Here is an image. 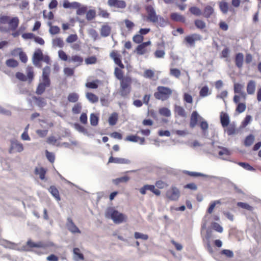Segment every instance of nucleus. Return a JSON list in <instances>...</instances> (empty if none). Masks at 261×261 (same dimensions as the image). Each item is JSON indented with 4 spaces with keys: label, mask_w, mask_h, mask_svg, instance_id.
I'll use <instances>...</instances> for the list:
<instances>
[{
    "label": "nucleus",
    "mask_w": 261,
    "mask_h": 261,
    "mask_svg": "<svg viewBox=\"0 0 261 261\" xmlns=\"http://www.w3.org/2000/svg\"><path fill=\"white\" fill-rule=\"evenodd\" d=\"M105 216L107 218L112 219L113 222L116 224L121 223L125 221L126 219V216L125 215L119 213L112 207L107 208Z\"/></svg>",
    "instance_id": "1"
},
{
    "label": "nucleus",
    "mask_w": 261,
    "mask_h": 261,
    "mask_svg": "<svg viewBox=\"0 0 261 261\" xmlns=\"http://www.w3.org/2000/svg\"><path fill=\"white\" fill-rule=\"evenodd\" d=\"M173 90L169 87L165 86H158L156 91L154 93V97L158 100L165 101L172 95Z\"/></svg>",
    "instance_id": "2"
},
{
    "label": "nucleus",
    "mask_w": 261,
    "mask_h": 261,
    "mask_svg": "<svg viewBox=\"0 0 261 261\" xmlns=\"http://www.w3.org/2000/svg\"><path fill=\"white\" fill-rule=\"evenodd\" d=\"M145 10L147 13V20L153 23L157 22L159 20L162 21L163 24L161 25L163 26L165 21L163 17L156 14L154 7L152 5H147L145 7Z\"/></svg>",
    "instance_id": "3"
},
{
    "label": "nucleus",
    "mask_w": 261,
    "mask_h": 261,
    "mask_svg": "<svg viewBox=\"0 0 261 261\" xmlns=\"http://www.w3.org/2000/svg\"><path fill=\"white\" fill-rule=\"evenodd\" d=\"M180 195V192L179 190L174 187H171L170 189L167 190L166 192L167 197L173 201L177 200Z\"/></svg>",
    "instance_id": "4"
},
{
    "label": "nucleus",
    "mask_w": 261,
    "mask_h": 261,
    "mask_svg": "<svg viewBox=\"0 0 261 261\" xmlns=\"http://www.w3.org/2000/svg\"><path fill=\"white\" fill-rule=\"evenodd\" d=\"M23 150V146L22 143L17 140L11 141V147L9 149V153L21 152Z\"/></svg>",
    "instance_id": "5"
},
{
    "label": "nucleus",
    "mask_w": 261,
    "mask_h": 261,
    "mask_svg": "<svg viewBox=\"0 0 261 261\" xmlns=\"http://www.w3.org/2000/svg\"><path fill=\"white\" fill-rule=\"evenodd\" d=\"M186 172L189 175H190L192 176H195V177L203 176V177H207L210 179H211V178L219 179L220 180V181H221L222 182H225L228 181V179L227 178H225V177H219L214 176L207 175L204 174L199 173V172H190V171H187Z\"/></svg>",
    "instance_id": "6"
},
{
    "label": "nucleus",
    "mask_w": 261,
    "mask_h": 261,
    "mask_svg": "<svg viewBox=\"0 0 261 261\" xmlns=\"http://www.w3.org/2000/svg\"><path fill=\"white\" fill-rule=\"evenodd\" d=\"M202 39L201 35L198 34H193L191 35L186 36L185 38V41L191 46H195L196 41L200 40Z\"/></svg>",
    "instance_id": "7"
},
{
    "label": "nucleus",
    "mask_w": 261,
    "mask_h": 261,
    "mask_svg": "<svg viewBox=\"0 0 261 261\" xmlns=\"http://www.w3.org/2000/svg\"><path fill=\"white\" fill-rule=\"evenodd\" d=\"M43 59V54L40 49H37L34 53L33 62L34 65L38 66L39 62Z\"/></svg>",
    "instance_id": "8"
},
{
    "label": "nucleus",
    "mask_w": 261,
    "mask_h": 261,
    "mask_svg": "<svg viewBox=\"0 0 261 261\" xmlns=\"http://www.w3.org/2000/svg\"><path fill=\"white\" fill-rule=\"evenodd\" d=\"M66 226L68 229L72 233H81L80 230L77 228V227L74 224L73 221L70 218H67V221L66 223Z\"/></svg>",
    "instance_id": "9"
},
{
    "label": "nucleus",
    "mask_w": 261,
    "mask_h": 261,
    "mask_svg": "<svg viewBox=\"0 0 261 261\" xmlns=\"http://www.w3.org/2000/svg\"><path fill=\"white\" fill-rule=\"evenodd\" d=\"M108 5L111 7L123 9L126 7V3L122 0H108Z\"/></svg>",
    "instance_id": "10"
},
{
    "label": "nucleus",
    "mask_w": 261,
    "mask_h": 261,
    "mask_svg": "<svg viewBox=\"0 0 261 261\" xmlns=\"http://www.w3.org/2000/svg\"><path fill=\"white\" fill-rule=\"evenodd\" d=\"M203 118L200 117L196 111H194L191 116L190 125L191 128H194L197 123L198 120H201Z\"/></svg>",
    "instance_id": "11"
},
{
    "label": "nucleus",
    "mask_w": 261,
    "mask_h": 261,
    "mask_svg": "<svg viewBox=\"0 0 261 261\" xmlns=\"http://www.w3.org/2000/svg\"><path fill=\"white\" fill-rule=\"evenodd\" d=\"M151 42L148 41L147 42H143L141 44L139 45L137 48L136 51L138 55H142L147 52V46L150 45Z\"/></svg>",
    "instance_id": "12"
},
{
    "label": "nucleus",
    "mask_w": 261,
    "mask_h": 261,
    "mask_svg": "<svg viewBox=\"0 0 261 261\" xmlns=\"http://www.w3.org/2000/svg\"><path fill=\"white\" fill-rule=\"evenodd\" d=\"M109 163H114L120 164H129L130 161L128 159L121 158H114L111 156L109 159Z\"/></svg>",
    "instance_id": "13"
},
{
    "label": "nucleus",
    "mask_w": 261,
    "mask_h": 261,
    "mask_svg": "<svg viewBox=\"0 0 261 261\" xmlns=\"http://www.w3.org/2000/svg\"><path fill=\"white\" fill-rule=\"evenodd\" d=\"M220 121L223 127L225 128L228 126L230 122L228 115L226 113L221 112L220 114Z\"/></svg>",
    "instance_id": "14"
},
{
    "label": "nucleus",
    "mask_w": 261,
    "mask_h": 261,
    "mask_svg": "<svg viewBox=\"0 0 261 261\" xmlns=\"http://www.w3.org/2000/svg\"><path fill=\"white\" fill-rule=\"evenodd\" d=\"M132 79L129 76H125L120 81V88H127L131 90Z\"/></svg>",
    "instance_id": "15"
},
{
    "label": "nucleus",
    "mask_w": 261,
    "mask_h": 261,
    "mask_svg": "<svg viewBox=\"0 0 261 261\" xmlns=\"http://www.w3.org/2000/svg\"><path fill=\"white\" fill-rule=\"evenodd\" d=\"M244 55L242 53L237 54L235 57V63L237 67L241 69L243 67Z\"/></svg>",
    "instance_id": "16"
},
{
    "label": "nucleus",
    "mask_w": 261,
    "mask_h": 261,
    "mask_svg": "<svg viewBox=\"0 0 261 261\" xmlns=\"http://www.w3.org/2000/svg\"><path fill=\"white\" fill-rule=\"evenodd\" d=\"M256 88L255 82L251 80L249 81L247 85V92L248 94L252 95L254 93Z\"/></svg>",
    "instance_id": "17"
},
{
    "label": "nucleus",
    "mask_w": 261,
    "mask_h": 261,
    "mask_svg": "<svg viewBox=\"0 0 261 261\" xmlns=\"http://www.w3.org/2000/svg\"><path fill=\"white\" fill-rule=\"evenodd\" d=\"M52 45L55 47L62 48L64 45V42L62 38L56 37L52 40Z\"/></svg>",
    "instance_id": "18"
},
{
    "label": "nucleus",
    "mask_w": 261,
    "mask_h": 261,
    "mask_svg": "<svg viewBox=\"0 0 261 261\" xmlns=\"http://www.w3.org/2000/svg\"><path fill=\"white\" fill-rule=\"evenodd\" d=\"M214 13V9L213 7L207 5L203 10V16L204 17L208 18H210Z\"/></svg>",
    "instance_id": "19"
},
{
    "label": "nucleus",
    "mask_w": 261,
    "mask_h": 261,
    "mask_svg": "<svg viewBox=\"0 0 261 261\" xmlns=\"http://www.w3.org/2000/svg\"><path fill=\"white\" fill-rule=\"evenodd\" d=\"M111 31V28L108 24H105L101 27L100 34L101 36L106 37L110 35Z\"/></svg>",
    "instance_id": "20"
},
{
    "label": "nucleus",
    "mask_w": 261,
    "mask_h": 261,
    "mask_svg": "<svg viewBox=\"0 0 261 261\" xmlns=\"http://www.w3.org/2000/svg\"><path fill=\"white\" fill-rule=\"evenodd\" d=\"M73 257L75 261H80L84 259V255L81 252L80 249L75 248L73 249Z\"/></svg>",
    "instance_id": "21"
},
{
    "label": "nucleus",
    "mask_w": 261,
    "mask_h": 261,
    "mask_svg": "<svg viewBox=\"0 0 261 261\" xmlns=\"http://www.w3.org/2000/svg\"><path fill=\"white\" fill-rule=\"evenodd\" d=\"M8 23L10 29L12 31H14L17 29L18 25L19 19L17 17H13L10 20Z\"/></svg>",
    "instance_id": "22"
},
{
    "label": "nucleus",
    "mask_w": 261,
    "mask_h": 261,
    "mask_svg": "<svg viewBox=\"0 0 261 261\" xmlns=\"http://www.w3.org/2000/svg\"><path fill=\"white\" fill-rule=\"evenodd\" d=\"M27 245L32 248V247H37V248H46L47 245L42 242H38L37 243H34L32 242L31 240H29L27 242Z\"/></svg>",
    "instance_id": "23"
},
{
    "label": "nucleus",
    "mask_w": 261,
    "mask_h": 261,
    "mask_svg": "<svg viewBox=\"0 0 261 261\" xmlns=\"http://www.w3.org/2000/svg\"><path fill=\"white\" fill-rule=\"evenodd\" d=\"M68 61L69 62H73L76 63V66H78L81 65L83 62V59L80 56L74 55L72 56L70 58H69Z\"/></svg>",
    "instance_id": "24"
},
{
    "label": "nucleus",
    "mask_w": 261,
    "mask_h": 261,
    "mask_svg": "<svg viewBox=\"0 0 261 261\" xmlns=\"http://www.w3.org/2000/svg\"><path fill=\"white\" fill-rule=\"evenodd\" d=\"M46 172V170L42 167H36L35 170V173L39 175L41 180L44 179Z\"/></svg>",
    "instance_id": "25"
},
{
    "label": "nucleus",
    "mask_w": 261,
    "mask_h": 261,
    "mask_svg": "<svg viewBox=\"0 0 261 261\" xmlns=\"http://www.w3.org/2000/svg\"><path fill=\"white\" fill-rule=\"evenodd\" d=\"M49 192L57 199V201L60 200V197L58 189L54 186H51L48 189Z\"/></svg>",
    "instance_id": "26"
},
{
    "label": "nucleus",
    "mask_w": 261,
    "mask_h": 261,
    "mask_svg": "<svg viewBox=\"0 0 261 261\" xmlns=\"http://www.w3.org/2000/svg\"><path fill=\"white\" fill-rule=\"evenodd\" d=\"M79 6H81V4L74 2L72 3H70L69 2H65L63 4V7L65 8H73V9H76Z\"/></svg>",
    "instance_id": "27"
},
{
    "label": "nucleus",
    "mask_w": 261,
    "mask_h": 261,
    "mask_svg": "<svg viewBox=\"0 0 261 261\" xmlns=\"http://www.w3.org/2000/svg\"><path fill=\"white\" fill-rule=\"evenodd\" d=\"M79 99V95L75 93L72 92L68 94L67 99L69 102L75 103Z\"/></svg>",
    "instance_id": "28"
},
{
    "label": "nucleus",
    "mask_w": 261,
    "mask_h": 261,
    "mask_svg": "<svg viewBox=\"0 0 261 261\" xmlns=\"http://www.w3.org/2000/svg\"><path fill=\"white\" fill-rule=\"evenodd\" d=\"M174 111L175 113L177 114L178 116L182 117H186V113L185 110L182 107L175 105Z\"/></svg>",
    "instance_id": "29"
},
{
    "label": "nucleus",
    "mask_w": 261,
    "mask_h": 261,
    "mask_svg": "<svg viewBox=\"0 0 261 261\" xmlns=\"http://www.w3.org/2000/svg\"><path fill=\"white\" fill-rule=\"evenodd\" d=\"M171 18L172 20L175 21H180L182 22L185 21V17L177 13H172L171 14Z\"/></svg>",
    "instance_id": "30"
},
{
    "label": "nucleus",
    "mask_w": 261,
    "mask_h": 261,
    "mask_svg": "<svg viewBox=\"0 0 261 261\" xmlns=\"http://www.w3.org/2000/svg\"><path fill=\"white\" fill-rule=\"evenodd\" d=\"M86 97L91 103H95L98 100V97L92 93L87 92Z\"/></svg>",
    "instance_id": "31"
},
{
    "label": "nucleus",
    "mask_w": 261,
    "mask_h": 261,
    "mask_svg": "<svg viewBox=\"0 0 261 261\" xmlns=\"http://www.w3.org/2000/svg\"><path fill=\"white\" fill-rule=\"evenodd\" d=\"M129 179H130V178L128 176H124L123 177L117 178L115 179H113V182L114 184L117 185L121 182H124V183L127 182L129 180Z\"/></svg>",
    "instance_id": "32"
},
{
    "label": "nucleus",
    "mask_w": 261,
    "mask_h": 261,
    "mask_svg": "<svg viewBox=\"0 0 261 261\" xmlns=\"http://www.w3.org/2000/svg\"><path fill=\"white\" fill-rule=\"evenodd\" d=\"M219 8L223 14H226L228 11V4L225 2H221L219 3Z\"/></svg>",
    "instance_id": "33"
},
{
    "label": "nucleus",
    "mask_w": 261,
    "mask_h": 261,
    "mask_svg": "<svg viewBox=\"0 0 261 261\" xmlns=\"http://www.w3.org/2000/svg\"><path fill=\"white\" fill-rule=\"evenodd\" d=\"M82 108L81 102H76L72 108V112L74 114H77L81 113Z\"/></svg>",
    "instance_id": "34"
},
{
    "label": "nucleus",
    "mask_w": 261,
    "mask_h": 261,
    "mask_svg": "<svg viewBox=\"0 0 261 261\" xmlns=\"http://www.w3.org/2000/svg\"><path fill=\"white\" fill-rule=\"evenodd\" d=\"M118 120V114L116 113H113L109 118V123L111 125L116 124Z\"/></svg>",
    "instance_id": "35"
},
{
    "label": "nucleus",
    "mask_w": 261,
    "mask_h": 261,
    "mask_svg": "<svg viewBox=\"0 0 261 261\" xmlns=\"http://www.w3.org/2000/svg\"><path fill=\"white\" fill-rule=\"evenodd\" d=\"M159 113L161 115L168 117L171 115L170 110L167 108H162L159 110Z\"/></svg>",
    "instance_id": "36"
},
{
    "label": "nucleus",
    "mask_w": 261,
    "mask_h": 261,
    "mask_svg": "<svg viewBox=\"0 0 261 261\" xmlns=\"http://www.w3.org/2000/svg\"><path fill=\"white\" fill-rule=\"evenodd\" d=\"M224 130L228 136H231L236 133V127L233 124L229 125Z\"/></svg>",
    "instance_id": "37"
},
{
    "label": "nucleus",
    "mask_w": 261,
    "mask_h": 261,
    "mask_svg": "<svg viewBox=\"0 0 261 261\" xmlns=\"http://www.w3.org/2000/svg\"><path fill=\"white\" fill-rule=\"evenodd\" d=\"M90 124L92 126H96L98 122V117L94 113H92L90 117Z\"/></svg>",
    "instance_id": "38"
},
{
    "label": "nucleus",
    "mask_w": 261,
    "mask_h": 261,
    "mask_svg": "<svg viewBox=\"0 0 261 261\" xmlns=\"http://www.w3.org/2000/svg\"><path fill=\"white\" fill-rule=\"evenodd\" d=\"M27 77L30 82H31L34 78V71L32 67H27L26 69Z\"/></svg>",
    "instance_id": "39"
},
{
    "label": "nucleus",
    "mask_w": 261,
    "mask_h": 261,
    "mask_svg": "<svg viewBox=\"0 0 261 261\" xmlns=\"http://www.w3.org/2000/svg\"><path fill=\"white\" fill-rule=\"evenodd\" d=\"M200 126L203 130V135L207 137L208 133L207 129L208 128V124L205 121H202L200 124Z\"/></svg>",
    "instance_id": "40"
},
{
    "label": "nucleus",
    "mask_w": 261,
    "mask_h": 261,
    "mask_svg": "<svg viewBox=\"0 0 261 261\" xmlns=\"http://www.w3.org/2000/svg\"><path fill=\"white\" fill-rule=\"evenodd\" d=\"M254 141V137L252 135L248 136L244 141V145L246 146H249L252 144Z\"/></svg>",
    "instance_id": "41"
},
{
    "label": "nucleus",
    "mask_w": 261,
    "mask_h": 261,
    "mask_svg": "<svg viewBox=\"0 0 261 261\" xmlns=\"http://www.w3.org/2000/svg\"><path fill=\"white\" fill-rule=\"evenodd\" d=\"M170 74L176 78H179L180 76V71L177 68H171L170 69Z\"/></svg>",
    "instance_id": "42"
},
{
    "label": "nucleus",
    "mask_w": 261,
    "mask_h": 261,
    "mask_svg": "<svg viewBox=\"0 0 261 261\" xmlns=\"http://www.w3.org/2000/svg\"><path fill=\"white\" fill-rule=\"evenodd\" d=\"M46 88V86L39 83L37 87L36 93L38 95H41L45 91V90Z\"/></svg>",
    "instance_id": "43"
},
{
    "label": "nucleus",
    "mask_w": 261,
    "mask_h": 261,
    "mask_svg": "<svg viewBox=\"0 0 261 261\" xmlns=\"http://www.w3.org/2000/svg\"><path fill=\"white\" fill-rule=\"evenodd\" d=\"M96 11L94 10H90L86 13V19L88 20H91L95 18Z\"/></svg>",
    "instance_id": "44"
},
{
    "label": "nucleus",
    "mask_w": 261,
    "mask_h": 261,
    "mask_svg": "<svg viewBox=\"0 0 261 261\" xmlns=\"http://www.w3.org/2000/svg\"><path fill=\"white\" fill-rule=\"evenodd\" d=\"M189 10L192 14L196 16H200L202 14L201 10L196 7H192Z\"/></svg>",
    "instance_id": "45"
},
{
    "label": "nucleus",
    "mask_w": 261,
    "mask_h": 261,
    "mask_svg": "<svg viewBox=\"0 0 261 261\" xmlns=\"http://www.w3.org/2000/svg\"><path fill=\"white\" fill-rule=\"evenodd\" d=\"M195 26L199 29H203L205 28L206 24L205 23L200 19H196L195 20Z\"/></svg>",
    "instance_id": "46"
},
{
    "label": "nucleus",
    "mask_w": 261,
    "mask_h": 261,
    "mask_svg": "<svg viewBox=\"0 0 261 261\" xmlns=\"http://www.w3.org/2000/svg\"><path fill=\"white\" fill-rule=\"evenodd\" d=\"M6 64L7 66L10 67H15L18 65V62L14 59H9L6 61Z\"/></svg>",
    "instance_id": "47"
},
{
    "label": "nucleus",
    "mask_w": 261,
    "mask_h": 261,
    "mask_svg": "<svg viewBox=\"0 0 261 261\" xmlns=\"http://www.w3.org/2000/svg\"><path fill=\"white\" fill-rule=\"evenodd\" d=\"M243 85L239 83H235L234 84V92L235 93L239 94L243 91Z\"/></svg>",
    "instance_id": "48"
},
{
    "label": "nucleus",
    "mask_w": 261,
    "mask_h": 261,
    "mask_svg": "<svg viewBox=\"0 0 261 261\" xmlns=\"http://www.w3.org/2000/svg\"><path fill=\"white\" fill-rule=\"evenodd\" d=\"M134 237L136 239H142L143 240H146L148 239V235L143 234L139 232H135L134 233Z\"/></svg>",
    "instance_id": "49"
},
{
    "label": "nucleus",
    "mask_w": 261,
    "mask_h": 261,
    "mask_svg": "<svg viewBox=\"0 0 261 261\" xmlns=\"http://www.w3.org/2000/svg\"><path fill=\"white\" fill-rule=\"evenodd\" d=\"M77 9L76 10V14L78 15H84L87 10V6H82L81 5V6H79Z\"/></svg>",
    "instance_id": "50"
},
{
    "label": "nucleus",
    "mask_w": 261,
    "mask_h": 261,
    "mask_svg": "<svg viewBox=\"0 0 261 261\" xmlns=\"http://www.w3.org/2000/svg\"><path fill=\"white\" fill-rule=\"evenodd\" d=\"M114 74L115 76L120 81L122 80V79L124 77L123 76V73L122 70L118 67H116L115 68Z\"/></svg>",
    "instance_id": "51"
},
{
    "label": "nucleus",
    "mask_w": 261,
    "mask_h": 261,
    "mask_svg": "<svg viewBox=\"0 0 261 261\" xmlns=\"http://www.w3.org/2000/svg\"><path fill=\"white\" fill-rule=\"evenodd\" d=\"M239 165L241 166L244 169L248 171H254L255 169L251 166L249 164L243 162H239L237 163Z\"/></svg>",
    "instance_id": "52"
},
{
    "label": "nucleus",
    "mask_w": 261,
    "mask_h": 261,
    "mask_svg": "<svg viewBox=\"0 0 261 261\" xmlns=\"http://www.w3.org/2000/svg\"><path fill=\"white\" fill-rule=\"evenodd\" d=\"M237 205L242 208H244L250 211L253 210V207L246 203L239 202H238Z\"/></svg>",
    "instance_id": "53"
},
{
    "label": "nucleus",
    "mask_w": 261,
    "mask_h": 261,
    "mask_svg": "<svg viewBox=\"0 0 261 261\" xmlns=\"http://www.w3.org/2000/svg\"><path fill=\"white\" fill-rule=\"evenodd\" d=\"M221 203L220 201V200H215L213 202H212L209 207L208 208L207 210V213H208V214H211L212 213V212H213V210L214 209V208L215 207L216 204H220Z\"/></svg>",
    "instance_id": "54"
},
{
    "label": "nucleus",
    "mask_w": 261,
    "mask_h": 261,
    "mask_svg": "<svg viewBox=\"0 0 261 261\" xmlns=\"http://www.w3.org/2000/svg\"><path fill=\"white\" fill-rule=\"evenodd\" d=\"M208 87L207 86L203 87L199 92V95L201 97H205L209 94Z\"/></svg>",
    "instance_id": "55"
},
{
    "label": "nucleus",
    "mask_w": 261,
    "mask_h": 261,
    "mask_svg": "<svg viewBox=\"0 0 261 261\" xmlns=\"http://www.w3.org/2000/svg\"><path fill=\"white\" fill-rule=\"evenodd\" d=\"M50 68L49 66H45L43 69L42 77L49 78Z\"/></svg>",
    "instance_id": "56"
},
{
    "label": "nucleus",
    "mask_w": 261,
    "mask_h": 261,
    "mask_svg": "<svg viewBox=\"0 0 261 261\" xmlns=\"http://www.w3.org/2000/svg\"><path fill=\"white\" fill-rule=\"evenodd\" d=\"M143 36H142L141 35H140L139 34H136L133 37V41L138 44L141 43L143 40Z\"/></svg>",
    "instance_id": "57"
},
{
    "label": "nucleus",
    "mask_w": 261,
    "mask_h": 261,
    "mask_svg": "<svg viewBox=\"0 0 261 261\" xmlns=\"http://www.w3.org/2000/svg\"><path fill=\"white\" fill-rule=\"evenodd\" d=\"M74 127L76 130L83 133V134H84V133H86L87 129L79 123L74 124Z\"/></svg>",
    "instance_id": "58"
},
{
    "label": "nucleus",
    "mask_w": 261,
    "mask_h": 261,
    "mask_svg": "<svg viewBox=\"0 0 261 261\" xmlns=\"http://www.w3.org/2000/svg\"><path fill=\"white\" fill-rule=\"evenodd\" d=\"M154 75V72L150 69L146 70L144 72V77L145 78L151 79Z\"/></svg>",
    "instance_id": "59"
},
{
    "label": "nucleus",
    "mask_w": 261,
    "mask_h": 261,
    "mask_svg": "<svg viewBox=\"0 0 261 261\" xmlns=\"http://www.w3.org/2000/svg\"><path fill=\"white\" fill-rule=\"evenodd\" d=\"M78 37L76 34H71L66 38V41L67 43H71L76 41Z\"/></svg>",
    "instance_id": "60"
},
{
    "label": "nucleus",
    "mask_w": 261,
    "mask_h": 261,
    "mask_svg": "<svg viewBox=\"0 0 261 261\" xmlns=\"http://www.w3.org/2000/svg\"><path fill=\"white\" fill-rule=\"evenodd\" d=\"M246 108V106L245 103H239L236 108V111H237L239 113H241L245 111Z\"/></svg>",
    "instance_id": "61"
},
{
    "label": "nucleus",
    "mask_w": 261,
    "mask_h": 261,
    "mask_svg": "<svg viewBox=\"0 0 261 261\" xmlns=\"http://www.w3.org/2000/svg\"><path fill=\"white\" fill-rule=\"evenodd\" d=\"M230 53V50L228 47H225L223 49L221 52L220 57L221 58H226L227 59L229 57Z\"/></svg>",
    "instance_id": "62"
},
{
    "label": "nucleus",
    "mask_w": 261,
    "mask_h": 261,
    "mask_svg": "<svg viewBox=\"0 0 261 261\" xmlns=\"http://www.w3.org/2000/svg\"><path fill=\"white\" fill-rule=\"evenodd\" d=\"M130 91L129 89L120 88L119 93L121 96L125 97L129 94Z\"/></svg>",
    "instance_id": "63"
},
{
    "label": "nucleus",
    "mask_w": 261,
    "mask_h": 261,
    "mask_svg": "<svg viewBox=\"0 0 261 261\" xmlns=\"http://www.w3.org/2000/svg\"><path fill=\"white\" fill-rule=\"evenodd\" d=\"M60 29L58 26H51L49 28V32L51 35H55L59 33Z\"/></svg>",
    "instance_id": "64"
}]
</instances>
